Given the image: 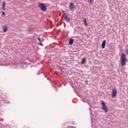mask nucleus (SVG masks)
Wrapping results in <instances>:
<instances>
[{"label": "nucleus", "instance_id": "8", "mask_svg": "<svg viewBox=\"0 0 128 128\" xmlns=\"http://www.w3.org/2000/svg\"><path fill=\"white\" fill-rule=\"evenodd\" d=\"M106 40H104L102 42V48H106Z\"/></svg>", "mask_w": 128, "mask_h": 128}, {"label": "nucleus", "instance_id": "1", "mask_svg": "<svg viewBox=\"0 0 128 128\" xmlns=\"http://www.w3.org/2000/svg\"><path fill=\"white\" fill-rule=\"evenodd\" d=\"M126 64V56L124 53H122L121 55V66H124Z\"/></svg>", "mask_w": 128, "mask_h": 128}, {"label": "nucleus", "instance_id": "11", "mask_svg": "<svg viewBox=\"0 0 128 128\" xmlns=\"http://www.w3.org/2000/svg\"><path fill=\"white\" fill-rule=\"evenodd\" d=\"M86 58L84 57L82 58V60H81V64H84V62H86Z\"/></svg>", "mask_w": 128, "mask_h": 128}, {"label": "nucleus", "instance_id": "2", "mask_svg": "<svg viewBox=\"0 0 128 128\" xmlns=\"http://www.w3.org/2000/svg\"><path fill=\"white\" fill-rule=\"evenodd\" d=\"M101 104L102 106V110L104 112H108V108L106 106V104L104 101L101 102Z\"/></svg>", "mask_w": 128, "mask_h": 128}, {"label": "nucleus", "instance_id": "12", "mask_svg": "<svg viewBox=\"0 0 128 128\" xmlns=\"http://www.w3.org/2000/svg\"><path fill=\"white\" fill-rule=\"evenodd\" d=\"M72 44H74V40L70 39L69 40V44H70V46H72Z\"/></svg>", "mask_w": 128, "mask_h": 128}, {"label": "nucleus", "instance_id": "10", "mask_svg": "<svg viewBox=\"0 0 128 128\" xmlns=\"http://www.w3.org/2000/svg\"><path fill=\"white\" fill-rule=\"evenodd\" d=\"M84 23L86 26H88V22H86V18H84Z\"/></svg>", "mask_w": 128, "mask_h": 128}, {"label": "nucleus", "instance_id": "13", "mask_svg": "<svg viewBox=\"0 0 128 128\" xmlns=\"http://www.w3.org/2000/svg\"><path fill=\"white\" fill-rule=\"evenodd\" d=\"M2 16H6V12H2Z\"/></svg>", "mask_w": 128, "mask_h": 128}, {"label": "nucleus", "instance_id": "9", "mask_svg": "<svg viewBox=\"0 0 128 128\" xmlns=\"http://www.w3.org/2000/svg\"><path fill=\"white\" fill-rule=\"evenodd\" d=\"M2 8L3 10H6V2H3L2 4Z\"/></svg>", "mask_w": 128, "mask_h": 128}, {"label": "nucleus", "instance_id": "15", "mask_svg": "<svg viewBox=\"0 0 128 128\" xmlns=\"http://www.w3.org/2000/svg\"><path fill=\"white\" fill-rule=\"evenodd\" d=\"M38 40H39V42H40V40H40V38H38Z\"/></svg>", "mask_w": 128, "mask_h": 128}, {"label": "nucleus", "instance_id": "14", "mask_svg": "<svg viewBox=\"0 0 128 128\" xmlns=\"http://www.w3.org/2000/svg\"><path fill=\"white\" fill-rule=\"evenodd\" d=\"M88 2L89 4H90L92 2V0H88Z\"/></svg>", "mask_w": 128, "mask_h": 128}, {"label": "nucleus", "instance_id": "4", "mask_svg": "<svg viewBox=\"0 0 128 128\" xmlns=\"http://www.w3.org/2000/svg\"><path fill=\"white\" fill-rule=\"evenodd\" d=\"M69 8L72 12H74V8H76V5L74 3H70L69 5Z\"/></svg>", "mask_w": 128, "mask_h": 128}, {"label": "nucleus", "instance_id": "3", "mask_svg": "<svg viewBox=\"0 0 128 128\" xmlns=\"http://www.w3.org/2000/svg\"><path fill=\"white\" fill-rule=\"evenodd\" d=\"M39 8L42 12L46 11V4L44 3H39L38 4Z\"/></svg>", "mask_w": 128, "mask_h": 128}, {"label": "nucleus", "instance_id": "6", "mask_svg": "<svg viewBox=\"0 0 128 128\" xmlns=\"http://www.w3.org/2000/svg\"><path fill=\"white\" fill-rule=\"evenodd\" d=\"M116 90L115 88H113L112 90V98H116Z\"/></svg>", "mask_w": 128, "mask_h": 128}, {"label": "nucleus", "instance_id": "7", "mask_svg": "<svg viewBox=\"0 0 128 128\" xmlns=\"http://www.w3.org/2000/svg\"><path fill=\"white\" fill-rule=\"evenodd\" d=\"M64 18L66 22H70V18L68 16V15H66Z\"/></svg>", "mask_w": 128, "mask_h": 128}, {"label": "nucleus", "instance_id": "5", "mask_svg": "<svg viewBox=\"0 0 128 128\" xmlns=\"http://www.w3.org/2000/svg\"><path fill=\"white\" fill-rule=\"evenodd\" d=\"M8 26H6V24H3L2 26V30H3V32H8Z\"/></svg>", "mask_w": 128, "mask_h": 128}]
</instances>
